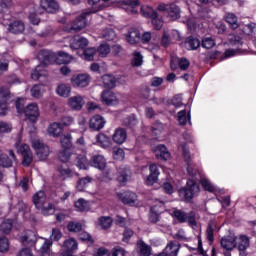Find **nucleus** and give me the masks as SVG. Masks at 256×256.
<instances>
[{"label": "nucleus", "mask_w": 256, "mask_h": 256, "mask_svg": "<svg viewBox=\"0 0 256 256\" xmlns=\"http://www.w3.org/2000/svg\"><path fill=\"white\" fill-rule=\"evenodd\" d=\"M9 155L11 158H9ZM9 155L0 154V167H11L13 165V161H15V152L9 150Z\"/></svg>", "instance_id": "nucleus-18"}, {"label": "nucleus", "mask_w": 256, "mask_h": 256, "mask_svg": "<svg viewBox=\"0 0 256 256\" xmlns=\"http://www.w3.org/2000/svg\"><path fill=\"white\" fill-rule=\"evenodd\" d=\"M134 235L133 230L129 229V228H125L124 232H123V239L122 241L124 243H129V239H131V237Z\"/></svg>", "instance_id": "nucleus-62"}, {"label": "nucleus", "mask_w": 256, "mask_h": 256, "mask_svg": "<svg viewBox=\"0 0 256 256\" xmlns=\"http://www.w3.org/2000/svg\"><path fill=\"white\" fill-rule=\"evenodd\" d=\"M75 207H76V209H78V211H89V202H87L83 198H80L75 203Z\"/></svg>", "instance_id": "nucleus-43"}, {"label": "nucleus", "mask_w": 256, "mask_h": 256, "mask_svg": "<svg viewBox=\"0 0 256 256\" xmlns=\"http://www.w3.org/2000/svg\"><path fill=\"white\" fill-rule=\"evenodd\" d=\"M124 127H128V129H133L137 127V118L134 116H129L123 121Z\"/></svg>", "instance_id": "nucleus-45"}, {"label": "nucleus", "mask_w": 256, "mask_h": 256, "mask_svg": "<svg viewBox=\"0 0 256 256\" xmlns=\"http://www.w3.org/2000/svg\"><path fill=\"white\" fill-rule=\"evenodd\" d=\"M40 7L46 13L55 14L59 12V3L57 0H40Z\"/></svg>", "instance_id": "nucleus-8"}, {"label": "nucleus", "mask_w": 256, "mask_h": 256, "mask_svg": "<svg viewBox=\"0 0 256 256\" xmlns=\"http://www.w3.org/2000/svg\"><path fill=\"white\" fill-rule=\"evenodd\" d=\"M190 65H191V62H189L187 58H181L178 61V67L179 69H181V71H187Z\"/></svg>", "instance_id": "nucleus-58"}, {"label": "nucleus", "mask_w": 256, "mask_h": 256, "mask_svg": "<svg viewBox=\"0 0 256 256\" xmlns=\"http://www.w3.org/2000/svg\"><path fill=\"white\" fill-rule=\"evenodd\" d=\"M178 121L180 125H187V111L181 110L178 112Z\"/></svg>", "instance_id": "nucleus-60"}, {"label": "nucleus", "mask_w": 256, "mask_h": 256, "mask_svg": "<svg viewBox=\"0 0 256 256\" xmlns=\"http://www.w3.org/2000/svg\"><path fill=\"white\" fill-rule=\"evenodd\" d=\"M103 85L106 89H115V85L117 83V79L112 75H105L102 78Z\"/></svg>", "instance_id": "nucleus-35"}, {"label": "nucleus", "mask_w": 256, "mask_h": 256, "mask_svg": "<svg viewBox=\"0 0 256 256\" xmlns=\"http://www.w3.org/2000/svg\"><path fill=\"white\" fill-rule=\"evenodd\" d=\"M112 256H125V249H123L119 246H116L113 249Z\"/></svg>", "instance_id": "nucleus-64"}, {"label": "nucleus", "mask_w": 256, "mask_h": 256, "mask_svg": "<svg viewBox=\"0 0 256 256\" xmlns=\"http://www.w3.org/2000/svg\"><path fill=\"white\" fill-rule=\"evenodd\" d=\"M247 249H249V237L241 235L238 242L239 256H247Z\"/></svg>", "instance_id": "nucleus-16"}, {"label": "nucleus", "mask_w": 256, "mask_h": 256, "mask_svg": "<svg viewBox=\"0 0 256 256\" xmlns=\"http://www.w3.org/2000/svg\"><path fill=\"white\" fill-rule=\"evenodd\" d=\"M100 57H107L108 53H111V48L108 44H101L97 49Z\"/></svg>", "instance_id": "nucleus-48"}, {"label": "nucleus", "mask_w": 256, "mask_h": 256, "mask_svg": "<svg viewBox=\"0 0 256 256\" xmlns=\"http://www.w3.org/2000/svg\"><path fill=\"white\" fill-rule=\"evenodd\" d=\"M12 98H13V94L11 93V90H9V87L1 86L0 87V103H9V101H11Z\"/></svg>", "instance_id": "nucleus-27"}, {"label": "nucleus", "mask_w": 256, "mask_h": 256, "mask_svg": "<svg viewBox=\"0 0 256 256\" xmlns=\"http://www.w3.org/2000/svg\"><path fill=\"white\" fill-rule=\"evenodd\" d=\"M97 143L102 147L103 149H108V147H111V138L107 136L106 134L99 133L96 136Z\"/></svg>", "instance_id": "nucleus-28"}, {"label": "nucleus", "mask_w": 256, "mask_h": 256, "mask_svg": "<svg viewBox=\"0 0 256 256\" xmlns=\"http://www.w3.org/2000/svg\"><path fill=\"white\" fill-rule=\"evenodd\" d=\"M76 166L79 169H87L89 167V160H87V156L85 155H78L76 157Z\"/></svg>", "instance_id": "nucleus-40"}, {"label": "nucleus", "mask_w": 256, "mask_h": 256, "mask_svg": "<svg viewBox=\"0 0 256 256\" xmlns=\"http://www.w3.org/2000/svg\"><path fill=\"white\" fill-rule=\"evenodd\" d=\"M172 217L177 219L179 223H189L191 227H197V220H195V212H183L182 210H175Z\"/></svg>", "instance_id": "nucleus-4"}, {"label": "nucleus", "mask_w": 256, "mask_h": 256, "mask_svg": "<svg viewBox=\"0 0 256 256\" xmlns=\"http://www.w3.org/2000/svg\"><path fill=\"white\" fill-rule=\"evenodd\" d=\"M51 245H53V243L49 240H46L43 245L40 247L39 252L42 255H47V253H49V251H51Z\"/></svg>", "instance_id": "nucleus-55"}, {"label": "nucleus", "mask_w": 256, "mask_h": 256, "mask_svg": "<svg viewBox=\"0 0 256 256\" xmlns=\"http://www.w3.org/2000/svg\"><path fill=\"white\" fill-rule=\"evenodd\" d=\"M71 83L73 87H87L89 85V75L88 74H78L71 78Z\"/></svg>", "instance_id": "nucleus-12"}, {"label": "nucleus", "mask_w": 256, "mask_h": 256, "mask_svg": "<svg viewBox=\"0 0 256 256\" xmlns=\"http://www.w3.org/2000/svg\"><path fill=\"white\" fill-rule=\"evenodd\" d=\"M31 95H32V97L39 99V97H41V95H43V87L41 85H34L31 88Z\"/></svg>", "instance_id": "nucleus-50"}, {"label": "nucleus", "mask_w": 256, "mask_h": 256, "mask_svg": "<svg viewBox=\"0 0 256 256\" xmlns=\"http://www.w3.org/2000/svg\"><path fill=\"white\" fill-rule=\"evenodd\" d=\"M84 57L86 61H93L95 54L97 53V49L95 48H87L84 50Z\"/></svg>", "instance_id": "nucleus-49"}, {"label": "nucleus", "mask_w": 256, "mask_h": 256, "mask_svg": "<svg viewBox=\"0 0 256 256\" xmlns=\"http://www.w3.org/2000/svg\"><path fill=\"white\" fill-rule=\"evenodd\" d=\"M58 158L62 161V163H67V161H69V159H71V153H69L68 150H61L58 153Z\"/></svg>", "instance_id": "nucleus-57"}, {"label": "nucleus", "mask_w": 256, "mask_h": 256, "mask_svg": "<svg viewBox=\"0 0 256 256\" xmlns=\"http://www.w3.org/2000/svg\"><path fill=\"white\" fill-rule=\"evenodd\" d=\"M111 52L114 57H119L123 53V47L119 44H115L111 47Z\"/></svg>", "instance_id": "nucleus-63"}, {"label": "nucleus", "mask_w": 256, "mask_h": 256, "mask_svg": "<svg viewBox=\"0 0 256 256\" xmlns=\"http://www.w3.org/2000/svg\"><path fill=\"white\" fill-rule=\"evenodd\" d=\"M220 245L223 249H226V251H233V249L237 247V236L228 235L223 237L220 241Z\"/></svg>", "instance_id": "nucleus-10"}, {"label": "nucleus", "mask_w": 256, "mask_h": 256, "mask_svg": "<svg viewBox=\"0 0 256 256\" xmlns=\"http://www.w3.org/2000/svg\"><path fill=\"white\" fill-rule=\"evenodd\" d=\"M41 209L42 215H53L55 213V205L53 204H48L47 206L43 205Z\"/></svg>", "instance_id": "nucleus-53"}, {"label": "nucleus", "mask_w": 256, "mask_h": 256, "mask_svg": "<svg viewBox=\"0 0 256 256\" xmlns=\"http://www.w3.org/2000/svg\"><path fill=\"white\" fill-rule=\"evenodd\" d=\"M112 223H113V220L111 219V217L102 216L99 218V225L100 227H102V229H109Z\"/></svg>", "instance_id": "nucleus-46"}, {"label": "nucleus", "mask_w": 256, "mask_h": 256, "mask_svg": "<svg viewBox=\"0 0 256 256\" xmlns=\"http://www.w3.org/2000/svg\"><path fill=\"white\" fill-rule=\"evenodd\" d=\"M119 183H127L129 179H131V170L128 168H119V176H118Z\"/></svg>", "instance_id": "nucleus-34"}, {"label": "nucleus", "mask_w": 256, "mask_h": 256, "mask_svg": "<svg viewBox=\"0 0 256 256\" xmlns=\"http://www.w3.org/2000/svg\"><path fill=\"white\" fill-rule=\"evenodd\" d=\"M213 231H215V222L210 221L208 223V227L206 230L207 239L210 243H213V241L215 240V238L213 236Z\"/></svg>", "instance_id": "nucleus-42"}, {"label": "nucleus", "mask_w": 256, "mask_h": 256, "mask_svg": "<svg viewBox=\"0 0 256 256\" xmlns=\"http://www.w3.org/2000/svg\"><path fill=\"white\" fill-rule=\"evenodd\" d=\"M199 191V184H197L196 181L189 179L187 180L186 186L179 189V195L180 197H183L186 203H191L193 197H195Z\"/></svg>", "instance_id": "nucleus-3"}, {"label": "nucleus", "mask_w": 256, "mask_h": 256, "mask_svg": "<svg viewBox=\"0 0 256 256\" xmlns=\"http://www.w3.org/2000/svg\"><path fill=\"white\" fill-rule=\"evenodd\" d=\"M124 4L130 7L131 13H137V10H135V7H139V5H141L139 0H125Z\"/></svg>", "instance_id": "nucleus-54"}, {"label": "nucleus", "mask_w": 256, "mask_h": 256, "mask_svg": "<svg viewBox=\"0 0 256 256\" xmlns=\"http://www.w3.org/2000/svg\"><path fill=\"white\" fill-rule=\"evenodd\" d=\"M112 139L114 143H117V145H123V142L127 141V131H125L123 128L116 129Z\"/></svg>", "instance_id": "nucleus-19"}, {"label": "nucleus", "mask_w": 256, "mask_h": 256, "mask_svg": "<svg viewBox=\"0 0 256 256\" xmlns=\"http://www.w3.org/2000/svg\"><path fill=\"white\" fill-rule=\"evenodd\" d=\"M48 133L49 135H53V137H59L63 133V128L59 122H54L48 128Z\"/></svg>", "instance_id": "nucleus-32"}, {"label": "nucleus", "mask_w": 256, "mask_h": 256, "mask_svg": "<svg viewBox=\"0 0 256 256\" xmlns=\"http://www.w3.org/2000/svg\"><path fill=\"white\" fill-rule=\"evenodd\" d=\"M13 127L7 122H0V133H11Z\"/></svg>", "instance_id": "nucleus-61"}, {"label": "nucleus", "mask_w": 256, "mask_h": 256, "mask_svg": "<svg viewBox=\"0 0 256 256\" xmlns=\"http://www.w3.org/2000/svg\"><path fill=\"white\" fill-rule=\"evenodd\" d=\"M32 201L36 209H43V205L47 202V196L43 191H39L33 195Z\"/></svg>", "instance_id": "nucleus-15"}, {"label": "nucleus", "mask_w": 256, "mask_h": 256, "mask_svg": "<svg viewBox=\"0 0 256 256\" xmlns=\"http://www.w3.org/2000/svg\"><path fill=\"white\" fill-rule=\"evenodd\" d=\"M103 39H106V41H113L115 39V31L111 28H107L102 33Z\"/></svg>", "instance_id": "nucleus-52"}, {"label": "nucleus", "mask_w": 256, "mask_h": 256, "mask_svg": "<svg viewBox=\"0 0 256 256\" xmlns=\"http://www.w3.org/2000/svg\"><path fill=\"white\" fill-rule=\"evenodd\" d=\"M91 165L96 169H103L107 165V161L102 155H96L92 157Z\"/></svg>", "instance_id": "nucleus-31"}, {"label": "nucleus", "mask_w": 256, "mask_h": 256, "mask_svg": "<svg viewBox=\"0 0 256 256\" xmlns=\"http://www.w3.org/2000/svg\"><path fill=\"white\" fill-rule=\"evenodd\" d=\"M57 172L61 181H65L66 179H68V177H73V172L71 171L69 166H67V164H62L58 166Z\"/></svg>", "instance_id": "nucleus-24"}, {"label": "nucleus", "mask_w": 256, "mask_h": 256, "mask_svg": "<svg viewBox=\"0 0 256 256\" xmlns=\"http://www.w3.org/2000/svg\"><path fill=\"white\" fill-rule=\"evenodd\" d=\"M60 143L62 148L69 150L73 147V137L71 134H62L60 135Z\"/></svg>", "instance_id": "nucleus-30"}, {"label": "nucleus", "mask_w": 256, "mask_h": 256, "mask_svg": "<svg viewBox=\"0 0 256 256\" xmlns=\"http://www.w3.org/2000/svg\"><path fill=\"white\" fill-rule=\"evenodd\" d=\"M7 31L12 33V35H21V33L25 32V22L22 20H12L7 26Z\"/></svg>", "instance_id": "nucleus-7"}, {"label": "nucleus", "mask_w": 256, "mask_h": 256, "mask_svg": "<svg viewBox=\"0 0 256 256\" xmlns=\"http://www.w3.org/2000/svg\"><path fill=\"white\" fill-rule=\"evenodd\" d=\"M20 242L24 247H35V243H37V235L35 232L28 230L20 237Z\"/></svg>", "instance_id": "nucleus-9"}, {"label": "nucleus", "mask_w": 256, "mask_h": 256, "mask_svg": "<svg viewBox=\"0 0 256 256\" xmlns=\"http://www.w3.org/2000/svg\"><path fill=\"white\" fill-rule=\"evenodd\" d=\"M68 105L75 111H81L83 109V105H85V99L80 95L71 97L68 100Z\"/></svg>", "instance_id": "nucleus-14"}, {"label": "nucleus", "mask_w": 256, "mask_h": 256, "mask_svg": "<svg viewBox=\"0 0 256 256\" xmlns=\"http://www.w3.org/2000/svg\"><path fill=\"white\" fill-rule=\"evenodd\" d=\"M186 49L189 51H196V49H199L201 47V41L193 36H189L185 40Z\"/></svg>", "instance_id": "nucleus-25"}, {"label": "nucleus", "mask_w": 256, "mask_h": 256, "mask_svg": "<svg viewBox=\"0 0 256 256\" xmlns=\"http://www.w3.org/2000/svg\"><path fill=\"white\" fill-rule=\"evenodd\" d=\"M68 231L71 233H79L83 229V225L79 222H70L67 226Z\"/></svg>", "instance_id": "nucleus-47"}, {"label": "nucleus", "mask_w": 256, "mask_h": 256, "mask_svg": "<svg viewBox=\"0 0 256 256\" xmlns=\"http://www.w3.org/2000/svg\"><path fill=\"white\" fill-rule=\"evenodd\" d=\"M225 21L230 24L231 29H239V22L237 21V16L235 14L227 13Z\"/></svg>", "instance_id": "nucleus-37"}, {"label": "nucleus", "mask_w": 256, "mask_h": 256, "mask_svg": "<svg viewBox=\"0 0 256 256\" xmlns=\"http://www.w3.org/2000/svg\"><path fill=\"white\" fill-rule=\"evenodd\" d=\"M155 153L156 157L158 159H162L163 161H169V159H171V154L169 153L165 145H158L155 150Z\"/></svg>", "instance_id": "nucleus-26"}, {"label": "nucleus", "mask_w": 256, "mask_h": 256, "mask_svg": "<svg viewBox=\"0 0 256 256\" xmlns=\"http://www.w3.org/2000/svg\"><path fill=\"white\" fill-rule=\"evenodd\" d=\"M101 101L104 105H117L119 103V98L111 90L103 91L101 94Z\"/></svg>", "instance_id": "nucleus-11"}, {"label": "nucleus", "mask_w": 256, "mask_h": 256, "mask_svg": "<svg viewBox=\"0 0 256 256\" xmlns=\"http://www.w3.org/2000/svg\"><path fill=\"white\" fill-rule=\"evenodd\" d=\"M179 247H181V244H179V242L171 241L167 244L163 253H166L168 256H177V254L179 253Z\"/></svg>", "instance_id": "nucleus-20"}, {"label": "nucleus", "mask_w": 256, "mask_h": 256, "mask_svg": "<svg viewBox=\"0 0 256 256\" xmlns=\"http://www.w3.org/2000/svg\"><path fill=\"white\" fill-rule=\"evenodd\" d=\"M73 57L67 54L66 52L60 51L58 54H55L54 63L58 65H67L70 61H72Z\"/></svg>", "instance_id": "nucleus-23"}, {"label": "nucleus", "mask_w": 256, "mask_h": 256, "mask_svg": "<svg viewBox=\"0 0 256 256\" xmlns=\"http://www.w3.org/2000/svg\"><path fill=\"white\" fill-rule=\"evenodd\" d=\"M91 181H93V178H91L89 176L80 178L77 183L78 191H85V187H87V185H89V183H91Z\"/></svg>", "instance_id": "nucleus-41"}, {"label": "nucleus", "mask_w": 256, "mask_h": 256, "mask_svg": "<svg viewBox=\"0 0 256 256\" xmlns=\"http://www.w3.org/2000/svg\"><path fill=\"white\" fill-rule=\"evenodd\" d=\"M140 13L142 17H146V19H155L159 17L157 11H155L151 6L143 5L140 8Z\"/></svg>", "instance_id": "nucleus-22"}, {"label": "nucleus", "mask_w": 256, "mask_h": 256, "mask_svg": "<svg viewBox=\"0 0 256 256\" xmlns=\"http://www.w3.org/2000/svg\"><path fill=\"white\" fill-rule=\"evenodd\" d=\"M18 153H21L23 157L22 165L24 167H29L31 163H33V152H31V148L27 144H21L17 146Z\"/></svg>", "instance_id": "nucleus-5"}, {"label": "nucleus", "mask_w": 256, "mask_h": 256, "mask_svg": "<svg viewBox=\"0 0 256 256\" xmlns=\"http://www.w3.org/2000/svg\"><path fill=\"white\" fill-rule=\"evenodd\" d=\"M137 247H139L141 255L151 256V246L147 245L143 240L137 242Z\"/></svg>", "instance_id": "nucleus-38"}, {"label": "nucleus", "mask_w": 256, "mask_h": 256, "mask_svg": "<svg viewBox=\"0 0 256 256\" xmlns=\"http://www.w3.org/2000/svg\"><path fill=\"white\" fill-rule=\"evenodd\" d=\"M167 15L171 21H177V19H181V8L175 3H170Z\"/></svg>", "instance_id": "nucleus-17"}, {"label": "nucleus", "mask_w": 256, "mask_h": 256, "mask_svg": "<svg viewBox=\"0 0 256 256\" xmlns=\"http://www.w3.org/2000/svg\"><path fill=\"white\" fill-rule=\"evenodd\" d=\"M57 93L60 97H69L71 95V86L60 84L57 88Z\"/></svg>", "instance_id": "nucleus-39"}, {"label": "nucleus", "mask_w": 256, "mask_h": 256, "mask_svg": "<svg viewBox=\"0 0 256 256\" xmlns=\"http://www.w3.org/2000/svg\"><path fill=\"white\" fill-rule=\"evenodd\" d=\"M63 237L61 230L59 228H53L52 234L50 236L51 241H59Z\"/></svg>", "instance_id": "nucleus-59"}, {"label": "nucleus", "mask_w": 256, "mask_h": 256, "mask_svg": "<svg viewBox=\"0 0 256 256\" xmlns=\"http://www.w3.org/2000/svg\"><path fill=\"white\" fill-rule=\"evenodd\" d=\"M37 58L41 62V64L36 66L31 74L32 79L35 80L41 79V77H43L45 65H51V63H55V53H53L51 50H41L38 53Z\"/></svg>", "instance_id": "nucleus-1"}, {"label": "nucleus", "mask_w": 256, "mask_h": 256, "mask_svg": "<svg viewBox=\"0 0 256 256\" xmlns=\"http://www.w3.org/2000/svg\"><path fill=\"white\" fill-rule=\"evenodd\" d=\"M36 155L41 161H45L49 157V146H44L37 150Z\"/></svg>", "instance_id": "nucleus-44"}, {"label": "nucleus", "mask_w": 256, "mask_h": 256, "mask_svg": "<svg viewBox=\"0 0 256 256\" xmlns=\"http://www.w3.org/2000/svg\"><path fill=\"white\" fill-rule=\"evenodd\" d=\"M24 115L28 121L31 123H37V119H39V106L36 103L28 104L24 109Z\"/></svg>", "instance_id": "nucleus-6"}, {"label": "nucleus", "mask_w": 256, "mask_h": 256, "mask_svg": "<svg viewBox=\"0 0 256 256\" xmlns=\"http://www.w3.org/2000/svg\"><path fill=\"white\" fill-rule=\"evenodd\" d=\"M11 229H13V220L11 219L5 220L0 224V233H3L4 235H9Z\"/></svg>", "instance_id": "nucleus-36"}, {"label": "nucleus", "mask_w": 256, "mask_h": 256, "mask_svg": "<svg viewBox=\"0 0 256 256\" xmlns=\"http://www.w3.org/2000/svg\"><path fill=\"white\" fill-rule=\"evenodd\" d=\"M120 199L124 205H135V201H137V194L133 192H126L120 196Z\"/></svg>", "instance_id": "nucleus-29"}, {"label": "nucleus", "mask_w": 256, "mask_h": 256, "mask_svg": "<svg viewBox=\"0 0 256 256\" xmlns=\"http://www.w3.org/2000/svg\"><path fill=\"white\" fill-rule=\"evenodd\" d=\"M89 127L92 131H101L105 127V118L101 115L93 116L89 121Z\"/></svg>", "instance_id": "nucleus-13"}, {"label": "nucleus", "mask_w": 256, "mask_h": 256, "mask_svg": "<svg viewBox=\"0 0 256 256\" xmlns=\"http://www.w3.org/2000/svg\"><path fill=\"white\" fill-rule=\"evenodd\" d=\"M9 251V239L3 236L0 237V253H5Z\"/></svg>", "instance_id": "nucleus-51"}, {"label": "nucleus", "mask_w": 256, "mask_h": 256, "mask_svg": "<svg viewBox=\"0 0 256 256\" xmlns=\"http://www.w3.org/2000/svg\"><path fill=\"white\" fill-rule=\"evenodd\" d=\"M161 211L159 210V206L155 205L152 206L150 209V223H158V221H161Z\"/></svg>", "instance_id": "nucleus-33"}, {"label": "nucleus", "mask_w": 256, "mask_h": 256, "mask_svg": "<svg viewBox=\"0 0 256 256\" xmlns=\"http://www.w3.org/2000/svg\"><path fill=\"white\" fill-rule=\"evenodd\" d=\"M214 45H215V40L213 38L207 37L202 39V47L204 49H213Z\"/></svg>", "instance_id": "nucleus-56"}, {"label": "nucleus", "mask_w": 256, "mask_h": 256, "mask_svg": "<svg viewBox=\"0 0 256 256\" xmlns=\"http://www.w3.org/2000/svg\"><path fill=\"white\" fill-rule=\"evenodd\" d=\"M105 9L104 4H100L97 8H92L91 11L83 12L80 16L76 18L71 24H68L66 27V31L68 33H77V31H81V29H85L87 27V15H91V13H97V11H102Z\"/></svg>", "instance_id": "nucleus-2"}, {"label": "nucleus", "mask_w": 256, "mask_h": 256, "mask_svg": "<svg viewBox=\"0 0 256 256\" xmlns=\"http://www.w3.org/2000/svg\"><path fill=\"white\" fill-rule=\"evenodd\" d=\"M126 39L128 43H130V45H136V43H139L141 41V32H139V30L135 28H132L128 32Z\"/></svg>", "instance_id": "nucleus-21"}]
</instances>
